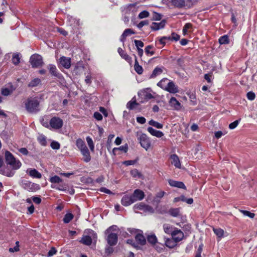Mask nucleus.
Segmentation results:
<instances>
[{"instance_id": "obj_48", "label": "nucleus", "mask_w": 257, "mask_h": 257, "mask_svg": "<svg viewBox=\"0 0 257 257\" xmlns=\"http://www.w3.org/2000/svg\"><path fill=\"white\" fill-rule=\"evenodd\" d=\"M156 250L159 252H162L164 250V246L162 243H156L154 245Z\"/></svg>"}, {"instance_id": "obj_15", "label": "nucleus", "mask_w": 257, "mask_h": 257, "mask_svg": "<svg viewBox=\"0 0 257 257\" xmlns=\"http://www.w3.org/2000/svg\"><path fill=\"white\" fill-rule=\"evenodd\" d=\"M15 89L16 87L12 84H10L8 88H3L2 89L1 93L4 96H8L11 94Z\"/></svg>"}, {"instance_id": "obj_11", "label": "nucleus", "mask_w": 257, "mask_h": 257, "mask_svg": "<svg viewBox=\"0 0 257 257\" xmlns=\"http://www.w3.org/2000/svg\"><path fill=\"white\" fill-rule=\"evenodd\" d=\"M169 103L170 106L175 110H179L181 108V103L174 97H172L170 98Z\"/></svg>"}, {"instance_id": "obj_56", "label": "nucleus", "mask_w": 257, "mask_h": 257, "mask_svg": "<svg viewBox=\"0 0 257 257\" xmlns=\"http://www.w3.org/2000/svg\"><path fill=\"white\" fill-rule=\"evenodd\" d=\"M170 40V37H163L159 39V42L163 46H164L167 41Z\"/></svg>"}, {"instance_id": "obj_36", "label": "nucleus", "mask_w": 257, "mask_h": 257, "mask_svg": "<svg viewBox=\"0 0 257 257\" xmlns=\"http://www.w3.org/2000/svg\"><path fill=\"white\" fill-rule=\"evenodd\" d=\"M219 43L221 45L228 44L229 43V38L227 35H223L219 39Z\"/></svg>"}, {"instance_id": "obj_61", "label": "nucleus", "mask_w": 257, "mask_h": 257, "mask_svg": "<svg viewBox=\"0 0 257 257\" xmlns=\"http://www.w3.org/2000/svg\"><path fill=\"white\" fill-rule=\"evenodd\" d=\"M246 96L248 99L253 100L255 99V95L254 92L249 91L247 93Z\"/></svg>"}, {"instance_id": "obj_18", "label": "nucleus", "mask_w": 257, "mask_h": 257, "mask_svg": "<svg viewBox=\"0 0 257 257\" xmlns=\"http://www.w3.org/2000/svg\"><path fill=\"white\" fill-rule=\"evenodd\" d=\"M166 91L169 92L171 93H176L178 92V87L174 84L173 81H170L167 88Z\"/></svg>"}, {"instance_id": "obj_28", "label": "nucleus", "mask_w": 257, "mask_h": 257, "mask_svg": "<svg viewBox=\"0 0 257 257\" xmlns=\"http://www.w3.org/2000/svg\"><path fill=\"white\" fill-rule=\"evenodd\" d=\"M136 241L141 245H144L146 242L145 237L141 234H138L135 236Z\"/></svg>"}, {"instance_id": "obj_4", "label": "nucleus", "mask_w": 257, "mask_h": 257, "mask_svg": "<svg viewBox=\"0 0 257 257\" xmlns=\"http://www.w3.org/2000/svg\"><path fill=\"white\" fill-rule=\"evenodd\" d=\"M121 11L123 16V20L124 22L127 23L129 21L130 16H135L137 11V9L135 5L130 4L122 7L121 8Z\"/></svg>"}, {"instance_id": "obj_58", "label": "nucleus", "mask_w": 257, "mask_h": 257, "mask_svg": "<svg viewBox=\"0 0 257 257\" xmlns=\"http://www.w3.org/2000/svg\"><path fill=\"white\" fill-rule=\"evenodd\" d=\"M240 211L244 215L248 216L251 218H253L255 216L254 213H251L249 211L246 210H241Z\"/></svg>"}, {"instance_id": "obj_60", "label": "nucleus", "mask_w": 257, "mask_h": 257, "mask_svg": "<svg viewBox=\"0 0 257 257\" xmlns=\"http://www.w3.org/2000/svg\"><path fill=\"white\" fill-rule=\"evenodd\" d=\"M240 119L238 120H236L233 122L231 123L229 125V128L231 130H233L235 128L238 124L239 122L240 121Z\"/></svg>"}, {"instance_id": "obj_40", "label": "nucleus", "mask_w": 257, "mask_h": 257, "mask_svg": "<svg viewBox=\"0 0 257 257\" xmlns=\"http://www.w3.org/2000/svg\"><path fill=\"white\" fill-rule=\"evenodd\" d=\"M153 48L152 45H148L145 48V52L148 56H151L154 54L155 52L152 50Z\"/></svg>"}, {"instance_id": "obj_10", "label": "nucleus", "mask_w": 257, "mask_h": 257, "mask_svg": "<svg viewBox=\"0 0 257 257\" xmlns=\"http://www.w3.org/2000/svg\"><path fill=\"white\" fill-rule=\"evenodd\" d=\"M172 238L176 240L177 242L181 241L184 237V233L180 230L176 228L174 230V232L172 233Z\"/></svg>"}, {"instance_id": "obj_59", "label": "nucleus", "mask_w": 257, "mask_h": 257, "mask_svg": "<svg viewBox=\"0 0 257 257\" xmlns=\"http://www.w3.org/2000/svg\"><path fill=\"white\" fill-rule=\"evenodd\" d=\"M51 147L53 149L58 150L60 149V144L56 141H53L51 144Z\"/></svg>"}, {"instance_id": "obj_54", "label": "nucleus", "mask_w": 257, "mask_h": 257, "mask_svg": "<svg viewBox=\"0 0 257 257\" xmlns=\"http://www.w3.org/2000/svg\"><path fill=\"white\" fill-rule=\"evenodd\" d=\"M134 43L137 49L143 48L144 46V43L141 40H135Z\"/></svg>"}, {"instance_id": "obj_7", "label": "nucleus", "mask_w": 257, "mask_h": 257, "mask_svg": "<svg viewBox=\"0 0 257 257\" xmlns=\"http://www.w3.org/2000/svg\"><path fill=\"white\" fill-rule=\"evenodd\" d=\"M63 125V121L58 117H53L50 120V127L54 130L61 128Z\"/></svg>"}, {"instance_id": "obj_2", "label": "nucleus", "mask_w": 257, "mask_h": 257, "mask_svg": "<svg viewBox=\"0 0 257 257\" xmlns=\"http://www.w3.org/2000/svg\"><path fill=\"white\" fill-rule=\"evenodd\" d=\"M117 226L112 225L108 227L105 231V233L107 234V242L110 246H114L117 242Z\"/></svg>"}, {"instance_id": "obj_16", "label": "nucleus", "mask_w": 257, "mask_h": 257, "mask_svg": "<svg viewBox=\"0 0 257 257\" xmlns=\"http://www.w3.org/2000/svg\"><path fill=\"white\" fill-rule=\"evenodd\" d=\"M59 61L60 64L64 68L66 69L70 68L71 66L70 58L63 56L60 58Z\"/></svg>"}, {"instance_id": "obj_9", "label": "nucleus", "mask_w": 257, "mask_h": 257, "mask_svg": "<svg viewBox=\"0 0 257 257\" xmlns=\"http://www.w3.org/2000/svg\"><path fill=\"white\" fill-rule=\"evenodd\" d=\"M132 196L135 202L137 201H140L143 200L145 197V194L143 191L140 189H136L134 191V193L132 195Z\"/></svg>"}, {"instance_id": "obj_46", "label": "nucleus", "mask_w": 257, "mask_h": 257, "mask_svg": "<svg viewBox=\"0 0 257 257\" xmlns=\"http://www.w3.org/2000/svg\"><path fill=\"white\" fill-rule=\"evenodd\" d=\"M86 141L87 142L88 145L92 152H94V145L93 144V142L91 138L89 137H87L86 138Z\"/></svg>"}, {"instance_id": "obj_8", "label": "nucleus", "mask_w": 257, "mask_h": 257, "mask_svg": "<svg viewBox=\"0 0 257 257\" xmlns=\"http://www.w3.org/2000/svg\"><path fill=\"white\" fill-rule=\"evenodd\" d=\"M22 186L25 190L31 192H35L40 189V186L38 184L28 181H23Z\"/></svg>"}, {"instance_id": "obj_42", "label": "nucleus", "mask_w": 257, "mask_h": 257, "mask_svg": "<svg viewBox=\"0 0 257 257\" xmlns=\"http://www.w3.org/2000/svg\"><path fill=\"white\" fill-rule=\"evenodd\" d=\"M169 213L173 217H177L180 215L179 208H172L169 210Z\"/></svg>"}, {"instance_id": "obj_41", "label": "nucleus", "mask_w": 257, "mask_h": 257, "mask_svg": "<svg viewBox=\"0 0 257 257\" xmlns=\"http://www.w3.org/2000/svg\"><path fill=\"white\" fill-rule=\"evenodd\" d=\"M131 175L136 179L140 178L142 177V174L137 169H134L131 171Z\"/></svg>"}, {"instance_id": "obj_30", "label": "nucleus", "mask_w": 257, "mask_h": 257, "mask_svg": "<svg viewBox=\"0 0 257 257\" xmlns=\"http://www.w3.org/2000/svg\"><path fill=\"white\" fill-rule=\"evenodd\" d=\"M81 242L86 245H90L92 243V238L88 235L83 236L81 240Z\"/></svg>"}, {"instance_id": "obj_26", "label": "nucleus", "mask_w": 257, "mask_h": 257, "mask_svg": "<svg viewBox=\"0 0 257 257\" xmlns=\"http://www.w3.org/2000/svg\"><path fill=\"white\" fill-rule=\"evenodd\" d=\"M48 69H49L50 73L55 76L60 77V74L58 73L56 66L52 64H50L48 66Z\"/></svg>"}, {"instance_id": "obj_57", "label": "nucleus", "mask_w": 257, "mask_h": 257, "mask_svg": "<svg viewBox=\"0 0 257 257\" xmlns=\"http://www.w3.org/2000/svg\"><path fill=\"white\" fill-rule=\"evenodd\" d=\"M149 16V13L147 11H144L139 14L138 17L140 19H144L148 17Z\"/></svg>"}, {"instance_id": "obj_63", "label": "nucleus", "mask_w": 257, "mask_h": 257, "mask_svg": "<svg viewBox=\"0 0 257 257\" xmlns=\"http://www.w3.org/2000/svg\"><path fill=\"white\" fill-rule=\"evenodd\" d=\"M56 252H57V250L56 249V248L55 247H52L50 249V250L49 251L47 256L48 257H51V256L54 255V254H55L56 253Z\"/></svg>"}, {"instance_id": "obj_45", "label": "nucleus", "mask_w": 257, "mask_h": 257, "mask_svg": "<svg viewBox=\"0 0 257 257\" xmlns=\"http://www.w3.org/2000/svg\"><path fill=\"white\" fill-rule=\"evenodd\" d=\"M145 206L146 204H145L143 202H141L135 204L134 206V209L135 211H136L138 210H143L145 207Z\"/></svg>"}, {"instance_id": "obj_23", "label": "nucleus", "mask_w": 257, "mask_h": 257, "mask_svg": "<svg viewBox=\"0 0 257 257\" xmlns=\"http://www.w3.org/2000/svg\"><path fill=\"white\" fill-rule=\"evenodd\" d=\"M172 5L176 7L182 8L185 6V0H169Z\"/></svg>"}, {"instance_id": "obj_51", "label": "nucleus", "mask_w": 257, "mask_h": 257, "mask_svg": "<svg viewBox=\"0 0 257 257\" xmlns=\"http://www.w3.org/2000/svg\"><path fill=\"white\" fill-rule=\"evenodd\" d=\"M52 183H59L62 181V180L58 176H54L50 179Z\"/></svg>"}, {"instance_id": "obj_32", "label": "nucleus", "mask_w": 257, "mask_h": 257, "mask_svg": "<svg viewBox=\"0 0 257 257\" xmlns=\"http://www.w3.org/2000/svg\"><path fill=\"white\" fill-rule=\"evenodd\" d=\"M118 150H120L123 151L124 153L127 152L128 150V146L127 144H125L124 145L121 146L119 148H114L112 150L113 154L115 155L116 152Z\"/></svg>"}, {"instance_id": "obj_62", "label": "nucleus", "mask_w": 257, "mask_h": 257, "mask_svg": "<svg viewBox=\"0 0 257 257\" xmlns=\"http://www.w3.org/2000/svg\"><path fill=\"white\" fill-rule=\"evenodd\" d=\"M180 39V36L175 33H172L171 37H170V40H174L177 41Z\"/></svg>"}, {"instance_id": "obj_13", "label": "nucleus", "mask_w": 257, "mask_h": 257, "mask_svg": "<svg viewBox=\"0 0 257 257\" xmlns=\"http://www.w3.org/2000/svg\"><path fill=\"white\" fill-rule=\"evenodd\" d=\"M169 184L174 187L178 188L186 189L185 185L182 182L177 181L173 180L170 179L168 181Z\"/></svg>"}, {"instance_id": "obj_55", "label": "nucleus", "mask_w": 257, "mask_h": 257, "mask_svg": "<svg viewBox=\"0 0 257 257\" xmlns=\"http://www.w3.org/2000/svg\"><path fill=\"white\" fill-rule=\"evenodd\" d=\"M143 95L144 96V98L147 100H149L154 97L152 93L149 91H144L143 92Z\"/></svg>"}, {"instance_id": "obj_17", "label": "nucleus", "mask_w": 257, "mask_h": 257, "mask_svg": "<svg viewBox=\"0 0 257 257\" xmlns=\"http://www.w3.org/2000/svg\"><path fill=\"white\" fill-rule=\"evenodd\" d=\"M80 152L83 156V161L86 163H88L90 161L91 157L88 148L81 151Z\"/></svg>"}, {"instance_id": "obj_35", "label": "nucleus", "mask_w": 257, "mask_h": 257, "mask_svg": "<svg viewBox=\"0 0 257 257\" xmlns=\"http://www.w3.org/2000/svg\"><path fill=\"white\" fill-rule=\"evenodd\" d=\"M148 241L153 245L157 242V238L155 234L149 235L147 237Z\"/></svg>"}, {"instance_id": "obj_6", "label": "nucleus", "mask_w": 257, "mask_h": 257, "mask_svg": "<svg viewBox=\"0 0 257 257\" xmlns=\"http://www.w3.org/2000/svg\"><path fill=\"white\" fill-rule=\"evenodd\" d=\"M141 146L147 151L151 147L149 138L145 134H142L138 138Z\"/></svg>"}, {"instance_id": "obj_24", "label": "nucleus", "mask_w": 257, "mask_h": 257, "mask_svg": "<svg viewBox=\"0 0 257 257\" xmlns=\"http://www.w3.org/2000/svg\"><path fill=\"white\" fill-rule=\"evenodd\" d=\"M177 242L173 238H166L165 239V245L170 248L174 247L177 245Z\"/></svg>"}, {"instance_id": "obj_43", "label": "nucleus", "mask_w": 257, "mask_h": 257, "mask_svg": "<svg viewBox=\"0 0 257 257\" xmlns=\"http://www.w3.org/2000/svg\"><path fill=\"white\" fill-rule=\"evenodd\" d=\"M73 218V215L72 213H67L64 216L63 221L65 223H68Z\"/></svg>"}, {"instance_id": "obj_39", "label": "nucleus", "mask_w": 257, "mask_h": 257, "mask_svg": "<svg viewBox=\"0 0 257 257\" xmlns=\"http://www.w3.org/2000/svg\"><path fill=\"white\" fill-rule=\"evenodd\" d=\"M213 230L218 237L221 238L223 237L224 230L223 229L220 228H213Z\"/></svg>"}, {"instance_id": "obj_31", "label": "nucleus", "mask_w": 257, "mask_h": 257, "mask_svg": "<svg viewBox=\"0 0 257 257\" xmlns=\"http://www.w3.org/2000/svg\"><path fill=\"white\" fill-rule=\"evenodd\" d=\"M135 32L134 31L131 29H126L123 32L121 36L120 40L121 41H123V40L125 39V38L129 35L134 34Z\"/></svg>"}, {"instance_id": "obj_21", "label": "nucleus", "mask_w": 257, "mask_h": 257, "mask_svg": "<svg viewBox=\"0 0 257 257\" xmlns=\"http://www.w3.org/2000/svg\"><path fill=\"white\" fill-rule=\"evenodd\" d=\"M163 229L166 233L171 234L172 236V233L176 228L169 224H165L163 225Z\"/></svg>"}, {"instance_id": "obj_49", "label": "nucleus", "mask_w": 257, "mask_h": 257, "mask_svg": "<svg viewBox=\"0 0 257 257\" xmlns=\"http://www.w3.org/2000/svg\"><path fill=\"white\" fill-rule=\"evenodd\" d=\"M41 82V80L39 78H35L32 80L29 84V87H35L37 86Z\"/></svg>"}, {"instance_id": "obj_19", "label": "nucleus", "mask_w": 257, "mask_h": 257, "mask_svg": "<svg viewBox=\"0 0 257 257\" xmlns=\"http://www.w3.org/2000/svg\"><path fill=\"white\" fill-rule=\"evenodd\" d=\"M170 158L172 160V164L174 165L177 168H181V163L179 159V157L177 155H172L170 157Z\"/></svg>"}, {"instance_id": "obj_33", "label": "nucleus", "mask_w": 257, "mask_h": 257, "mask_svg": "<svg viewBox=\"0 0 257 257\" xmlns=\"http://www.w3.org/2000/svg\"><path fill=\"white\" fill-rule=\"evenodd\" d=\"M135 70L137 73L139 74H141L143 73V69L142 66L139 65V63L137 59L136 56H135Z\"/></svg>"}, {"instance_id": "obj_22", "label": "nucleus", "mask_w": 257, "mask_h": 257, "mask_svg": "<svg viewBox=\"0 0 257 257\" xmlns=\"http://www.w3.org/2000/svg\"><path fill=\"white\" fill-rule=\"evenodd\" d=\"M170 81L167 78H163L157 83V85L165 90Z\"/></svg>"}, {"instance_id": "obj_53", "label": "nucleus", "mask_w": 257, "mask_h": 257, "mask_svg": "<svg viewBox=\"0 0 257 257\" xmlns=\"http://www.w3.org/2000/svg\"><path fill=\"white\" fill-rule=\"evenodd\" d=\"M181 201L185 202L188 204H192L193 203V199L192 198H187L185 196L181 195Z\"/></svg>"}, {"instance_id": "obj_47", "label": "nucleus", "mask_w": 257, "mask_h": 257, "mask_svg": "<svg viewBox=\"0 0 257 257\" xmlns=\"http://www.w3.org/2000/svg\"><path fill=\"white\" fill-rule=\"evenodd\" d=\"M149 123L150 125H151L157 128H162L163 127V124H162L161 123H160L156 121H155L153 119L149 121Z\"/></svg>"}, {"instance_id": "obj_29", "label": "nucleus", "mask_w": 257, "mask_h": 257, "mask_svg": "<svg viewBox=\"0 0 257 257\" xmlns=\"http://www.w3.org/2000/svg\"><path fill=\"white\" fill-rule=\"evenodd\" d=\"M117 51L122 58L127 62L131 61V58L121 48H118Z\"/></svg>"}, {"instance_id": "obj_44", "label": "nucleus", "mask_w": 257, "mask_h": 257, "mask_svg": "<svg viewBox=\"0 0 257 257\" xmlns=\"http://www.w3.org/2000/svg\"><path fill=\"white\" fill-rule=\"evenodd\" d=\"M192 28V25L190 23H186L183 28V33L184 35L187 34L189 30Z\"/></svg>"}, {"instance_id": "obj_27", "label": "nucleus", "mask_w": 257, "mask_h": 257, "mask_svg": "<svg viewBox=\"0 0 257 257\" xmlns=\"http://www.w3.org/2000/svg\"><path fill=\"white\" fill-rule=\"evenodd\" d=\"M165 26V22H161L160 23H153L151 25V29L153 30H158L164 28Z\"/></svg>"}, {"instance_id": "obj_14", "label": "nucleus", "mask_w": 257, "mask_h": 257, "mask_svg": "<svg viewBox=\"0 0 257 257\" xmlns=\"http://www.w3.org/2000/svg\"><path fill=\"white\" fill-rule=\"evenodd\" d=\"M26 172L33 178L40 179L42 177L41 174L35 169H28Z\"/></svg>"}, {"instance_id": "obj_38", "label": "nucleus", "mask_w": 257, "mask_h": 257, "mask_svg": "<svg viewBox=\"0 0 257 257\" xmlns=\"http://www.w3.org/2000/svg\"><path fill=\"white\" fill-rule=\"evenodd\" d=\"M163 72V68L162 67H156L153 71V73L151 75L152 77H155L158 75H160Z\"/></svg>"}, {"instance_id": "obj_50", "label": "nucleus", "mask_w": 257, "mask_h": 257, "mask_svg": "<svg viewBox=\"0 0 257 257\" xmlns=\"http://www.w3.org/2000/svg\"><path fill=\"white\" fill-rule=\"evenodd\" d=\"M38 141L39 143L44 146H46L47 145V141H46V138L44 135H40L39 136L38 138Z\"/></svg>"}, {"instance_id": "obj_25", "label": "nucleus", "mask_w": 257, "mask_h": 257, "mask_svg": "<svg viewBox=\"0 0 257 257\" xmlns=\"http://www.w3.org/2000/svg\"><path fill=\"white\" fill-rule=\"evenodd\" d=\"M76 145L80 151L87 148L85 142L81 139L76 140Z\"/></svg>"}, {"instance_id": "obj_34", "label": "nucleus", "mask_w": 257, "mask_h": 257, "mask_svg": "<svg viewBox=\"0 0 257 257\" xmlns=\"http://www.w3.org/2000/svg\"><path fill=\"white\" fill-rule=\"evenodd\" d=\"M20 59H21V57L19 53L14 54L13 55L12 59L13 63L15 65H18L19 64V63L20 62Z\"/></svg>"}, {"instance_id": "obj_64", "label": "nucleus", "mask_w": 257, "mask_h": 257, "mask_svg": "<svg viewBox=\"0 0 257 257\" xmlns=\"http://www.w3.org/2000/svg\"><path fill=\"white\" fill-rule=\"evenodd\" d=\"M143 211L146 212H149L151 213L154 212L153 208L151 206L147 205H146Z\"/></svg>"}, {"instance_id": "obj_1", "label": "nucleus", "mask_w": 257, "mask_h": 257, "mask_svg": "<svg viewBox=\"0 0 257 257\" xmlns=\"http://www.w3.org/2000/svg\"><path fill=\"white\" fill-rule=\"evenodd\" d=\"M5 156L7 164L10 165L12 169L5 171L4 175L7 177H11L15 174V171L21 168L22 163L19 160L16 159L14 155L8 151L5 152Z\"/></svg>"}, {"instance_id": "obj_52", "label": "nucleus", "mask_w": 257, "mask_h": 257, "mask_svg": "<svg viewBox=\"0 0 257 257\" xmlns=\"http://www.w3.org/2000/svg\"><path fill=\"white\" fill-rule=\"evenodd\" d=\"M188 95L192 102V104L193 105H195L196 104V101L195 93L193 92H189L188 93Z\"/></svg>"}, {"instance_id": "obj_3", "label": "nucleus", "mask_w": 257, "mask_h": 257, "mask_svg": "<svg viewBox=\"0 0 257 257\" xmlns=\"http://www.w3.org/2000/svg\"><path fill=\"white\" fill-rule=\"evenodd\" d=\"M40 102L37 97H31L27 99L24 102L26 109L30 113H36L39 111Z\"/></svg>"}, {"instance_id": "obj_12", "label": "nucleus", "mask_w": 257, "mask_h": 257, "mask_svg": "<svg viewBox=\"0 0 257 257\" xmlns=\"http://www.w3.org/2000/svg\"><path fill=\"white\" fill-rule=\"evenodd\" d=\"M121 203L122 205L128 206L134 203V200L133 199L132 195H126L122 197Z\"/></svg>"}, {"instance_id": "obj_5", "label": "nucleus", "mask_w": 257, "mask_h": 257, "mask_svg": "<svg viewBox=\"0 0 257 257\" xmlns=\"http://www.w3.org/2000/svg\"><path fill=\"white\" fill-rule=\"evenodd\" d=\"M30 62L33 68L40 67L43 65L42 57L38 54L32 55L30 59Z\"/></svg>"}, {"instance_id": "obj_20", "label": "nucleus", "mask_w": 257, "mask_h": 257, "mask_svg": "<svg viewBox=\"0 0 257 257\" xmlns=\"http://www.w3.org/2000/svg\"><path fill=\"white\" fill-rule=\"evenodd\" d=\"M148 131L153 136H155L157 138H161L164 134L163 132L160 131L156 130L152 127H148Z\"/></svg>"}, {"instance_id": "obj_37", "label": "nucleus", "mask_w": 257, "mask_h": 257, "mask_svg": "<svg viewBox=\"0 0 257 257\" xmlns=\"http://www.w3.org/2000/svg\"><path fill=\"white\" fill-rule=\"evenodd\" d=\"M69 24L73 27H76L79 26V21L76 20L72 17H68Z\"/></svg>"}]
</instances>
